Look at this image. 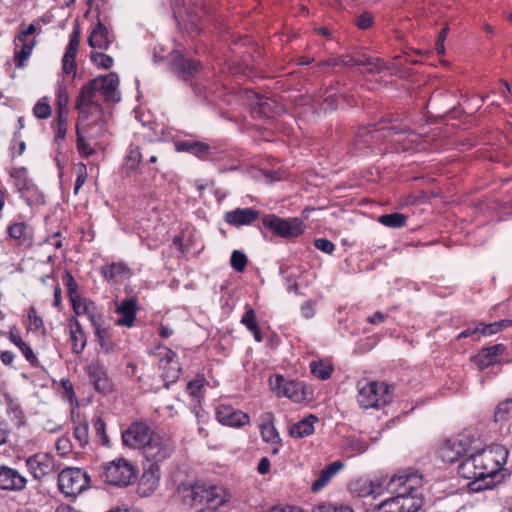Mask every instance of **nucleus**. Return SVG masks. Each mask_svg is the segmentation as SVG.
<instances>
[{"label":"nucleus","instance_id":"63","mask_svg":"<svg viewBox=\"0 0 512 512\" xmlns=\"http://www.w3.org/2000/svg\"><path fill=\"white\" fill-rule=\"evenodd\" d=\"M28 319L34 330H40L44 328L43 320L40 316L37 315V311L33 306H31L28 310Z\"/></svg>","mask_w":512,"mask_h":512},{"label":"nucleus","instance_id":"2","mask_svg":"<svg viewBox=\"0 0 512 512\" xmlns=\"http://www.w3.org/2000/svg\"><path fill=\"white\" fill-rule=\"evenodd\" d=\"M421 485L422 477L419 474L398 472L389 480L386 489L398 496L403 512H417L423 505L422 498L415 494Z\"/></svg>","mask_w":512,"mask_h":512},{"label":"nucleus","instance_id":"56","mask_svg":"<svg viewBox=\"0 0 512 512\" xmlns=\"http://www.w3.org/2000/svg\"><path fill=\"white\" fill-rule=\"evenodd\" d=\"M247 257L246 255L239 251L234 250L231 254L230 263L232 268L237 272H243L247 265Z\"/></svg>","mask_w":512,"mask_h":512},{"label":"nucleus","instance_id":"39","mask_svg":"<svg viewBox=\"0 0 512 512\" xmlns=\"http://www.w3.org/2000/svg\"><path fill=\"white\" fill-rule=\"evenodd\" d=\"M10 177L13 179L14 187L19 194L31 189L33 181L27 175V169L25 167L13 168L10 171Z\"/></svg>","mask_w":512,"mask_h":512},{"label":"nucleus","instance_id":"10","mask_svg":"<svg viewBox=\"0 0 512 512\" xmlns=\"http://www.w3.org/2000/svg\"><path fill=\"white\" fill-rule=\"evenodd\" d=\"M89 487V476L76 467H67L58 474V488L65 496H76Z\"/></svg>","mask_w":512,"mask_h":512},{"label":"nucleus","instance_id":"44","mask_svg":"<svg viewBox=\"0 0 512 512\" xmlns=\"http://www.w3.org/2000/svg\"><path fill=\"white\" fill-rule=\"evenodd\" d=\"M101 273L106 279L115 280L119 276L129 274V268L125 263L122 262L112 263L102 267Z\"/></svg>","mask_w":512,"mask_h":512},{"label":"nucleus","instance_id":"51","mask_svg":"<svg viewBox=\"0 0 512 512\" xmlns=\"http://www.w3.org/2000/svg\"><path fill=\"white\" fill-rule=\"evenodd\" d=\"M512 324L511 320H501L490 324L480 323L481 327V335L488 336L492 334H496L501 331L503 328L508 327Z\"/></svg>","mask_w":512,"mask_h":512},{"label":"nucleus","instance_id":"9","mask_svg":"<svg viewBox=\"0 0 512 512\" xmlns=\"http://www.w3.org/2000/svg\"><path fill=\"white\" fill-rule=\"evenodd\" d=\"M105 132L104 123H76V148L79 155L88 158L95 154L92 142L102 137Z\"/></svg>","mask_w":512,"mask_h":512},{"label":"nucleus","instance_id":"29","mask_svg":"<svg viewBox=\"0 0 512 512\" xmlns=\"http://www.w3.org/2000/svg\"><path fill=\"white\" fill-rule=\"evenodd\" d=\"M137 304L135 298L124 299L116 308L120 318L116 320L119 326L132 327L135 322Z\"/></svg>","mask_w":512,"mask_h":512},{"label":"nucleus","instance_id":"26","mask_svg":"<svg viewBox=\"0 0 512 512\" xmlns=\"http://www.w3.org/2000/svg\"><path fill=\"white\" fill-rule=\"evenodd\" d=\"M113 37L108 28L98 19L96 26L88 37V44L94 49L107 50L112 43Z\"/></svg>","mask_w":512,"mask_h":512},{"label":"nucleus","instance_id":"34","mask_svg":"<svg viewBox=\"0 0 512 512\" xmlns=\"http://www.w3.org/2000/svg\"><path fill=\"white\" fill-rule=\"evenodd\" d=\"M177 151L188 152L199 158H204L210 153V146L198 140H183L176 142Z\"/></svg>","mask_w":512,"mask_h":512},{"label":"nucleus","instance_id":"14","mask_svg":"<svg viewBox=\"0 0 512 512\" xmlns=\"http://www.w3.org/2000/svg\"><path fill=\"white\" fill-rule=\"evenodd\" d=\"M94 389L103 395L110 394L113 391V381L108 375L107 368L99 361H92L85 368Z\"/></svg>","mask_w":512,"mask_h":512},{"label":"nucleus","instance_id":"58","mask_svg":"<svg viewBox=\"0 0 512 512\" xmlns=\"http://www.w3.org/2000/svg\"><path fill=\"white\" fill-rule=\"evenodd\" d=\"M206 380L203 376H197L187 383V391L193 397H199Z\"/></svg>","mask_w":512,"mask_h":512},{"label":"nucleus","instance_id":"17","mask_svg":"<svg viewBox=\"0 0 512 512\" xmlns=\"http://www.w3.org/2000/svg\"><path fill=\"white\" fill-rule=\"evenodd\" d=\"M27 478L17 469L7 465L0 466V489L4 491L21 492L27 486Z\"/></svg>","mask_w":512,"mask_h":512},{"label":"nucleus","instance_id":"33","mask_svg":"<svg viewBox=\"0 0 512 512\" xmlns=\"http://www.w3.org/2000/svg\"><path fill=\"white\" fill-rule=\"evenodd\" d=\"M70 341L71 349L77 355L81 354L86 347V336L77 319H73L70 323Z\"/></svg>","mask_w":512,"mask_h":512},{"label":"nucleus","instance_id":"13","mask_svg":"<svg viewBox=\"0 0 512 512\" xmlns=\"http://www.w3.org/2000/svg\"><path fill=\"white\" fill-rule=\"evenodd\" d=\"M25 465L35 480H42L58 469L55 458L48 453H37L25 460Z\"/></svg>","mask_w":512,"mask_h":512},{"label":"nucleus","instance_id":"59","mask_svg":"<svg viewBox=\"0 0 512 512\" xmlns=\"http://www.w3.org/2000/svg\"><path fill=\"white\" fill-rule=\"evenodd\" d=\"M69 94L65 86L59 85L56 90V105L60 109H68Z\"/></svg>","mask_w":512,"mask_h":512},{"label":"nucleus","instance_id":"36","mask_svg":"<svg viewBox=\"0 0 512 512\" xmlns=\"http://www.w3.org/2000/svg\"><path fill=\"white\" fill-rule=\"evenodd\" d=\"M343 467V463L341 461H334L329 464L326 468L321 470L318 478L312 483L311 490L313 492L320 491L323 487H325L331 478Z\"/></svg>","mask_w":512,"mask_h":512},{"label":"nucleus","instance_id":"15","mask_svg":"<svg viewBox=\"0 0 512 512\" xmlns=\"http://www.w3.org/2000/svg\"><path fill=\"white\" fill-rule=\"evenodd\" d=\"M7 237L23 249H30L34 245V229L23 220H15L8 224Z\"/></svg>","mask_w":512,"mask_h":512},{"label":"nucleus","instance_id":"42","mask_svg":"<svg viewBox=\"0 0 512 512\" xmlns=\"http://www.w3.org/2000/svg\"><path fill=\"white\" fill-rule=\"evenodd\" d=\"M387 133L383 128L380 129H361L358 131L356 136V145L361 148L362 146H367L374 139H380L381 137H386Z\"/></svg>","mask_w":512,"mask_h":512},{"label":"nucleus","instance_id":"3","mask_svg":"<svg viewBox=\"0 0 512 512\" xmlns=\"http://www.w3.org/2000/svg\"><path fill=\"white\" fill-rule=\"evenodd\" d=\"M181 489L185 501L190 499L192 506H203L214 510L228 501L226 491L217 485L197 481L191 485H183Z\"/></svg>","mask_w":512,"mask_h":512},{"label":"nucleus","instance_id":"41","mask_svg":"<svg viewBox=\"0 0 512 512\" xmlns=\"http://www.w3.org/2000/svg\"><path fill=\"white\" fill-rule=\"evenodd\" d=\"M73 423V437L78 442L79 447L84 448L89 443V423L79 415Z\"/></svg>","mask_w":512,"mask_h":512},{"label":"nucleus","instance_id":"64","mask_svg":"<svg viewBox=\"0 0 512 512\" xmlns=\"http://www.w3.org/2000/svg\"><path fill=\"white\" fill-rule=\"evenodd\" d=\"M56 449L61 455L69 453L72 449L71 441L67 437H61L56 442Z\"/></svg>","mask_w":512,"mask_h":512},{"label":"nucleus","instance_id":"6","mask_svg":"<svg viewBox=\"0 0 512 512\" xmlns=\"http://www.w3.org/2000/svg\"><path fill=\"white\" fill-rule=\"evenodd\" d=\"M392 396V388L388 384L372 381L359 387L357 401L364 409L379 408L389 403Z\"/></svg>","mask_w":512,"mask_h":512},{"label":"nucleus","instance_id":"21","mask_svg":"<svg viewBox=\"0 0 512 512\" xmlns=\"http://www.w3.org/2000/svg\"><path fill=\"white\" fill-rule=\"evenodd\" d=\"M171 5L174 9L175 17H180L186 29H190L192 33H199L201 30L200 20L204 13L202 8L190 10L185 8V15L182 12V6L186 5V0H172Z\"/></svg>","mask_w":512,"mask_h":512},{"label":"nucleus","instance_id":"5","mask_svg":"<svg viewBox=\"0 0 512 512\" xmlns=\"http://www.w3.org/2000/svg\"><path fill=\"white\" fill-rule=\"evenodd\" d=\"M99 477L106 484L127 487L135 478V468L130 461L120 457L102 463L99 467Z\"/></svg>","mask_w":512,"mask_h":512},{"label":"nucleus","instance_id":"57","mask_svg":"<svg viewBox=\"0 0 512 512\" xmlns=\"http://www.w3.org/2000/svg\"><path fill=\"white\" fill-rule=\"evenodd\" d=\"M90 59L94 64L103 69H109L113 65L112 57L101 52L91 53Z\"/></svg>","mask_w":512,"mask_h":512},{"label":"nucleus","instance_id":"61","mask_svg":"<svg viewBox=\"0 0 512 512\" xmlns=\"http://www.w3.org/2000/svg\"><path fill=\"white\" fill-rule=\"evenodd\" d=\"M60 384H61V387L65 393L66 398L69 400V402L71 404H73L74 402L77 403V398H76V394L74 392L72 382L69 379H62Z\"/></svg>","mask_w":512,"mask_h":512},{"label":"nucleus","instance_id":"16","mask_svg":"<svg viewBox=\"0 0 512 512\" xmlns=\"http://www.w3.org/2000/svg\"><path fill=\"white\" fill-rule=\"evenodd\" d=\"M244 95L253 113L262 117H273L277 114L279 107L274 100L264 97L252 89H245Z\"/></svg>","mask_w":512,"mask_h":512},{"label":"nucleus","instance_id":"11","mask_svg":"<svg viewBox=\"0 0 512 512\" xmlns=\"http://www.w3.org/2000/svg\"><path fill=\"white\" fill-rule=\"evenodd\" d=\"M174 448V443L169 436L154 432L151 440L145 445L143 454L151 462L150 464L158 465L172 455Z\"/></svg>","mask_w":512,"mask_h":512},{"label":"nucleus","instance_id":"25","mask_svg":"<svg viewBox=\"0 0 512 512\" xmlns=\"http://www.w3.org/2000/svg\"><path fill=\"white\" fill-rule=\"evenodd\" d=\"M159 479V466L156 464H149V466L144 470L140 478L138 484L139 493L144 496H149L150 494H152L158 487Z\"/></svg>","mask_w":512,"mask_h":512},{"label":"nucleus","instance_id":"48","mask_svg":"<svg viewBox=\"0 0 512 512\" xmlns=\"http://www.w3.org/2000/svg\"><path fill=\"white\" fill-rule=\"evenodd\" d=\"M79 42H80V27H79V24L77 23L76 26L74 27V30L72 31V33L70 35L69 43L65 49V53H64L63 57L75 59L77 51H78V47H79Z\"/></svg>","mask_w":512,"mask_h":512},{"label":"nucleus","instance_id":"8","mask_svg":"<svg viewBox=\"0 0 512 512\" xmlns=\"http://www.w3.org/2000/svg\"><path fill=\"white\" fill-rule=\"evenodd\" d=\"M262 224L273 234L286 239L296 238L306 229L305 223L298 217L280 218L274 214L264 216Z\"/></svg>","mask_w":512,"mask_h":512},{"label":"nucleus","instance_id":"40","mask_svg":"<svg viewBox=\"0 0 512 512\" xmlns=\"http://www.w3.org/2000/svg\"><path fill=\"white\" fill-rule=\"evenodd\" d=\"M318 421L314 415H309L305 419L295 423L290 428V435L295 438H303L314 432V423Z\"/></svg>","mask_w":512,"mask_h":512},{"label":"nucleus","instance_id":"35","mask_svg":"<svg viewBox=\"0 0 512 512\" xmlns=\"http://www.w3.org/2000/svg\"><path fill=\"white\" fill-rule=\"evenodd\" d=\"M147 155V147L141 148L131 144L124 159V168L127 173L136 171L143 157Z\"/></svg>","mask_w":512,"mask_h":512},{"label":"nucleus","instance_id":"7","mask_svg":"<svg viewBox=\"0 0 512 512\" xmlns=\"http://www.w3.org/2000/svg\"><path fill=\"white\" fill-rule=\"evenodd\" d=\"M477 440L468 432H463L446 440L439 448V455L446 463H454L459 458L476 449Z\"/></svg>","mask_w":512,"mask_h":512},{"label":"nucleus","instance_id":"47","mask_svg":"<svg viewBox=\"0 0 512 512\" xmlns=\"http://www.w3.org/2000/svg\"><path fill=\"white\" fill-rule=\"evenodd\" d=\"M22 46L19 51H15L14 59H15V65L17 68H22L24 65V61H26L31 53L32 50L36 44V41L33 39L30 42H21Z\"/></svg>","mask_w":512,"mask_h":512},{"label":"nucleus","instance_id":"20","mask_svg":"<svg viewBox=\"0 0 512 512\" xmlns=\"http://www.w3.org/2000/svg\"><path fill=\"white\" fill-rule=\"evenodd\" d=\"M159 356L164 381L166 383L175 382L181 373L176 353L168 348H160Z\"/></svg>","mask_w":512,"mask_h":512},{"label":"nucleus","instance_id":"55","mask_svg":"<svg viewBox=\"0 0 512 512\" xmlns=\"http://www.w3.org/2000/svg\"><path fill=\"white\" fill-rule=\"evenodd\" d=\"M69 300L75 314H88L89 316L92 315L91 313H89V306L92 305V303H88L86 299L81 297V295L71 298Z\"/></svg>","mask_w":512,"mask_h":512},{"label":"nucleus","instance_id":"38","mask_svg":"<svg viewBox=\"0 0 512 512\" xmlns=\"http://www.w3.org/2000/svg\"><path fill=\"white\" fill-rule=\"evenodd\" d=\"M358 66L364 67V72L371 75L380 74L386 69V63L377 57L359 54Z\"/></svg>","mask_w":512,"mask_h":512},{"label":"nucleus","instance_id":"4","mask_svg":"<svg viewBox=\"0 0 512 512\" xmlns=\"http://www.w3.org/2000/svg\"><path fill=\"white\" fill-rule=\"evenodd\" d=\"M96 83V81L90 80L80 89L79 95L76 99V109L79 112L77 122L104 123L103 109L95 100L98 92L95 86Z\"/></svg>","mask_w":512,"mask_h":512},{"label":"nucleus","instance_id":"43","mask_svg":"<svg viewBox=\"0 0 512 512\" xmlns=\"http://www.w3.org/2000/svg\"><path fill=\"white\" fill-rule=\"evenodd\" d=\"M407 216L402 213H391L379 216L378 222L389 228H401L406 225Z\"/></svg>","mask_w":512,"mask_h":512},{"label":"nucleus","instance_id":"18","mask_svg":"<svg viewBox=\"0 0 512 512\" xmlns=\"http://www.w3.org/2000/svg\"><path fill=\"white\" fill-rule=\"evenodd\" d=\"M278 396L287 397L294 402H301L306 398L304 384L300 381L286 380L283 376H276L275 388Z\"/></svg>","mask_w":512,"mask_h":512},{"label":"nucleus","instance_id":"1","mask_svg":"<svg viewBox=\"0 0 512 512\" xmlns=\"http://www.w3.org/2000/svg\"><path fill=\"white\" fill-rule=\"evenodd\" d=\"M507 452L500 446L474 449L458 466L461 477L471 480L473 491L493 489L510 477V472L502 468Z\"/></svg>","mask_w":512,"mask_h":512},{"label":"nucleus","instance_id":"49","mask_svg":"<svg viewBox=\"0 0 512 512\" xmlns=\"http://www.w3.org/2000/svg\"><path fill=\"white\" fill-rule=\"evenodd\" d=\"M20 197L26 201L29 206L44 204V195L36 185L20 194Z\"/></svg>","mask_w":512,"mask_h":512},{"label":"nucleus","instance_id":"62","mask_svg":"<svg viewBox=\"0 0 512 512\" xmlns=\"http://www.w3.org/2000/svg\"><path fill=\"white\" fill-rule=\"evenodd\" d=\"M314 246L316 249L331 254L335 250V245L326 238H318L314 240Z\"/></svg>","mask_w":512,"mask_h":512},{"label":"nucleus","instance_id":"53","mask_svg":"<svg viewBox=\"0 0 512 512\" xmlns=\"http://www.w3.org/2000/svg\"><path fill=\"white\" fill-rule=\"evenodd\" d=\"M52 112L51 106L48 103L47 97L41 98L33 108V114L36 118L47 119Z\"/></svg>","mask_w":512,"mask_h":512},{"label":"nucleus","instance_id":"19","mask_svg":"<svg viewBox=\"0 0 512 512\" xmlns=\"http://www.w3.org/2000/svg\"><path fill=\"white\" fill-rule=\"evenodd\" d=\"M99 93L104 96V100L109 103H117L120 101V93L118 92L119 77L116 73L110 72L107 75L92 79Z\"/></svg>","mask_w":512,"mask_h":512},{"label":"nucleus","instance_id":"60","mask_svg":"<svg viewBox=\"0 0 512 512\" xmlns=\"http://www.w3.org/2000/svg\"><path fill=\"white\" fill-rule=\"evenodd\" d=\"M87 179V168L83 163H79L77 168V177L74 183V194H78L80 188L84 185Z\"/></svg>","mask_w":512,"mask_h":512},{"label":"nucleus","instance_id":"50","mask_svg":"<svg viewBox=\"0 0 512 512\" xmlns=\"http://www.w3.org/2000/svg\"><path fill=\"white\" fill-rule=\"evenodd\" d=\"M93 427H94V430L96 433V437L99 438L100 443L103 446L108 447L110 445V441L106 434V423L104 422V420L102 419L101 416L98 415V416L94 417Z\"/></svg>","mask_w":512,"mask_h":512},{"label":"nucleus","instance_id":"12","mask_svg":"<svg viewBox=\"0 0 512 512\" xmlns=\"http://www.w3.org/2000/svg\"><path fill=\"white\" fill-rule=\"evenodd\" d=\"M154 432L147 423L136 421L122 432L121 437L125 446L144 450Z\"/></svg>","mask_w":512,"mask_h":512},{"label":"nucleus","instance_id":"52","mask_svg":"<svg viewBox=\"0 0 512 512\" xmlns=\"http://www.w3.org/2000/svg\"><path fill=\"white\" fill-rule=\"evenodd\" d=\"M62 281H63L64 286L67 289V295H68L69 299L80 295L79 286L69 271L66 270L64 272V274L62 276Z\"/></svg>","mask_w":512,"mask_h":512},{"label":"nucleus","instance_id":"45","mask_svg":"<svg viewBox=\"0 0 512 512\" xmlns=\"http://www.w3.org/2000/svg\"><path fill=\"white\" fill-rule=\"evenodd\" d=\"M260 433L263 441L271 444H280L281 438L271 420L260 425Z\"/></svg>","mask_w":512,"mask_h":512},{"label":"nucleus","instance_id":"46","mask_svg":"<svg viewBox=\"0 0 512 512\" xmlns=\"http://www.w3.org/2000/svg\"><path fill=\"white\" fill-rule=\"evenodd\" d=\"M311 373L320 380H327L331 377L333 367L323 361H313L310 364Z\"/></svg>","mask_w":512,"mask_h":512},{"label":"nucleus","instance_id":"28","mask_svg":"<svg viewBox=\"0 0 512 512\" xmlns=\"http://www.w3.org/2000/svg\"><path fill=\"white\" fill-rule=\"evenodd\" d=\"M382 483L378 480L357 479L350 484V491L358 497H376L381 494Z\"/></svg>","mask_w":512,"mask_h":512},{"label":"nucleus","instance_id":"54","mask_svg":"<svg viewBox=\"0 0 512 512\" xmlns=\"http://www.w3.org/2000/svg\"><path fill=\"white\" fill-rule=\"evenodd\" d=\"M397 495L383 501L377 506L378 512H403Z\"/></svg>","mask_w":512,"mask_h":512},{"label":"nucleus","instance_id":"23","mask_svg":"<svg viewBox=\"0 0 512 512\" xmlns=\"http://www.w3.org/2000/svg\"><path fill=\"white\" fill-rule=\"evenodd\" d=\"M172 68L180 78L188 80L200 71L201 64L199 61L176 54L172 59Z\"/></svg>","mask_w":512,"mask_h":512},{"label":"nucleus","instance_id":"24","mask_svg":"<svg viewBox=\"0 0 512 512\" xmlns=\"http://www.w3.org/2000/svg\"><path fill=\"white\" fill-rule=\"evenodd\" d=\"M259 215V211L254 208H236L226 212L224 219L228 224L239 227L252 224Z\"/></svg>","mask_w":512,"mask_h":512},{"label":"nucleus","instance_id":"27","mask_svg":"<svg viewBox=\"0 0 512 512\" xmlns=\"http://www.w3.org/2000/svg\"><path fill=\"white\" fill-rule=\"evenodd\" d=\"M504 350L505 347L502 344L493 345L491 347L482 349L475 356H473L472 360L480 370H483L497 363L499 355H501Z\"/></svg>","mask_w":512,"mask_h":512},{"label":"nucleus","instance_id":"30","mask_svg":"<svg viewBox=\"0 0 512 512\" xmlns=\"http://www.w3.org/2000/svg\"><path fill=\"white\" fill-rule=\"evenodd\" d=\"M89 320L94 327L96 339L105 354H110L115 351V342L113 340V334L110 329L102 328L96 320L95 315H90Z\"/></svg>","mask_w":512,"mask_h":512},{"label":"nucleus","instance_id":"31","mask_svg":"<svg viewBox=\"0 0 512 512\" xmlns=\"http://www.w3.org/2000/svg\"><path fill=\"white\" fill-rule=\"evenodd\" d=\"M494 421L500 425V429L510 431L512 426V398L500 402L494 412Z\"/></svg>","mask_w":512,"mask_h":512},{"label":"nucleus","instance_id":"22","mask_svg":"<svg viewBox=\"0 0 512 512\" xmlns=\"http://www.w3.org/2000/svg\"><path fill=\"white\" fill-rule=\"evenodd\" d=\"M216 418L217 420L229 427H241L247 424L250 420L249 416L231 405L219 404L216 407Z\"/></svg>","mask_w":512,"mask_h":512},{"label":"nucleus","instance_id":"32","mask_svg":"<svg viewBox=\"0 0 512 512\" xmlns=\"http://www.w3.org/2000/svg\"><path fill=\"white\" fill-rule=\"evenodd\" d=\"M8 339L21 351L24 358L27 362H29L30 365L38 366L39 361L33 349L28 343L22 340L21 336L14 328L10 329L8 332Z\"/></svg>","mask_w":512,"mask_h":512},{"label":"nucleus","instance_id":"37","mask_svg":"<svg viewBox=\"0 0 512 512\" xmlns=\"http://www.w3.org/2000/svg\"><path fill=\"white\" fill-rule=\"evenodd\" d=\"M240 323L244 325L247 328V330L253 334L255 341L261 342L263 340L262 332L258 325L256 313L251 306H245V312L241 317Z\"/></svg>","mask_w":512,"mask_h":512}]
</instances>
